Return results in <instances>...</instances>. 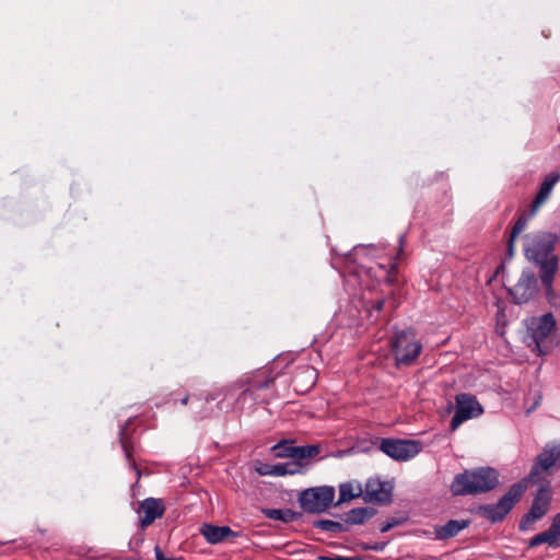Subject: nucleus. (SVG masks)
Masks as SVG:
<instances>
[{"label":"nucleus","mask_w":560,"mask_h":560,"mask_svg":"<svg viewBox=\"0 0 560 560\" xmlns=\"http://www.w3.org/2000/svg\"><path fill=\"white\" fill-rule=\"evenodd\" d=\"M271 383V380H267L262 383H253L249 385V387H247L243 393L242 395H247V394H253V392L255 389H260V388H267Z\"/></svg>","instance_id":"obj_27"},{"label":"nucleus","mask_w":560,"mask_h":560,"mask_svg":"<svg viewBox=\"0 0 560 560\" xmlns=\"http://www.w3.org/2000/svg\"><path fill=\"white\" fill-rule=\"evenodd\" d=\"M392 490L393 487L388 482L380 479H369L364 487L363 500L365 502L388 504L392 502Z\"/></svg>","instance_id":"obj_13"},{"label":"nucleus","mask_w":560,"mask_h":560,"mask_svg":"<svg viewBox=\"0 0 560 560\" xmlns=\"http://www.w3.org/2000/svg\"><path fill=\"white\" fill-rule=\"evenodd\" d=\"M526 492V480H520L512 485L506 493L494 504H486L479 508V513L492 523L501 522L523 498Z\"/></svg>","instance_id":"obj_4"},{"label":"nucleus","mask_w":560,"mask_h":560,"mask_svg":"<svg viewBox=\"0 0 560 560\" xmlns=\"http://www.w3.org/2000/svg\"><path fill=\"white\" fill-rule=\"evenodd\" d=\"M317 372L312 366H304L299 372L295 373L293 377V383L295 384V389L308 390L312 388L316 382Z\"/></svg>","instance_id":"obj_16"},{"label":"nucleus","mask_w":560,"mask_h":560,"mask_svg":"<svg viewBox=\"0 0 560 560\" xmlns=\"http://www.w3.org/2000/svg\"><path fill=\"white\" fill-rule=\"evenodd\" d=\"M549 528L560 538V512L553 516Z\"/></svg>","instance_id":"obj_30"},{"label":"nucleus","mask_w":560,"mask_h":560,"mask_svg":"<svg viewBox=\"0 0 560 560\" xmlns=\"http://www.w3.org/2000/svg\"><path fill=\"white\" fill-rule=\"evenodd\" d=\"M558 462H560V447L544 448L537 456L528 477L522 479L526 480V489L528 483L540 486L549 482L547 477L550 475V469L558 465Z\"/></svg>","instance_id":"obj_8"},{"label":"nucleus","mask_w":560,"mask_h":560,"mask_svg":"<svg viewBox=\"0 0 560 560\" xmlns=\"http://www.w3.org/2000/svg\"><path fill=\"white\" fill-rule=\"evenodd\" d=\"M483 412L479 401L469 394H458L456 396V410L451 420L450 429L455 431L463 422L479 417Z\"/></svg>","instance_id":"obj_9"},{"label":"nucleus","mask_w":560,"mask_h":560,"mask_svg":"<svg viewBox=\"0 0 560 560\" xmlns=\"http://www.w3.org/2000/svg\"><path fill=\"white\" fill-rule=\"evenodd\" d=\"M402 522H404L402 518H395V517L390 518L384 525H382L381 532L386 533V532L390 530L392 528L402 524Z\"/></svg>","instance_id":"obj_29"},{"label":"nucleus","mask_w":560,"mask_h":560,"mask_svg":"<svg viewBox=\"0 0 560 560\" xmlns=\"http://www.w3.org/2000/svg\"><path fill=\"white\" fill-rule=\"evenodd\" d=\"M556 319L551 313L526 320V342L538 355L547 354L553 348Z\"/></svg>","instance_id":"obj_3"},{"label":"nucleus","mask_w":560,"mask_h":560,"mask_svg":"<svg viewBox=\"0 0 560 560\" xmlns=\"http://www.w3.org/2000/svg\"><path fill=\"white\" fill-rule=\"evenodd\" d=\"M313 526L316 528H319L322 530L332 532V533H340V532L346 530L345 526L341 523L335 522L331 520L315 521L313 523Z\"/></svg>","instance_id":"obj_25"},{"label":"nucleus","mask_w":560,"mask_h":560,"mask_svg":"<svg viewBox=\"0 0 560 560\" xmlns=\"http://www.w3.org/2000/svg\"><path fill=\"white\" fill-rule=\"evenodd\" d=\"M293 459L294 462L301 463L304 459L312 458L319 453V446L317 445H306V446H295Z\"/></svg>","instance_id":"obj_24"},{"label":"nucleus","mask_w":560,"mask_h":560,"mask_svg":"<svg viewBox=\"0 0 560 560\" xmlns=\"http://www.w3.org/2000/svg\"><path fill=\"white\" fill-rule=\"evenodd\" d=\"M467 526V521L451 520L445 525L441 526L440 528H436L435 535L439 539H447L454 537Z\"/></svg>","instance_id":"obj_19"},{"label":"nucleus","mask_w":560,"mask_h":560,"mask_svg":"<svg viewBox=\"0 0 560 560\" xmlns=\"http://www.w3.org/2000/svg\"><path fill=\"white\" fill-rule=\"evenodd\" d=\"M551 499L552 490L550 482L541 483L534 495L528 512L524 514L520 521L518 528L521 532L534 529L535 523L549 513Z\"/></svg>","instance_id":"obj_5"},{"label":"nucleus","mask_w":560,"mask_h":560,"mask_svg":"<svg viewBox=\"0 0 560 560\" xmlns=\"http://www.w3.org/2000/svg\"><path fill=\"white\" fill-rule=\"evenodd\" d=\"M383 306H384V300H380V301L375 302V305H374L375 310L381 311L383 308Z\"/></svg>","instance_id":"obj_35"},{"label":"nucleus","mask_w":560,"mask_h":560,"mask_svg":"<svg viewBox=\"0 0 560 560\" xmlns=\"http://www.w3.org/2000/svg\"><path fill=\"white\" fill-rule=\"evenodd\" d=\"M541 544H548L551 547H559L560 538L550 528H548L547 530L532 537L528 541V547L535 548Z\"/></svg>","instance_id":"obj_21"},{"label":"nucleus","mask_w":560,"mask_h":560,"mask_svg":"<svg viewBox=\"0 0 560 560\" xmlns=\"http://www.w3.org/2000/svg\"><path fill=\"white\" fill-rule=\"evenodd\" d=\"M402 238H404L402 236H400V238H399L400 245H402Z\"/></svg>","instance_id":"obj_38"},{"label":"nucleus","mask_w":560,"mask_h":560,"mask_svg":"<svg viewBox=\"0 0 560 560\" xmlns=\"http://www.w3.org/2000/svg\"><path fill=\"white\" fill-rule=\"evenodd\" d=\"M262 513L270 520L282 521L285 523L293 522L299 517V514L290 509H265Z\"/></svg>","instance_id":"obj_22"},{"label":"nucleus","mask_w":560,"mask_h":560,"mask_svg":"<svg viewBox=\"0 0 560 560\" xmlns=\"http://www.w3.org/2000/svg\"><path fill=\"white\" fill-rule=\"evenodd\" d=\"M125 435H126V428H122L121 431H120V442H121L122 448L126 452L127 457H130V451H129V448L127 446V443L125 441Z\"/></svg>","instance_id":"obj_33"},{"label":"nucleus","mask_w":560,"mask_h":560,"mask_svg":"<svg viewBox=\"0 0 560 560\" xmlns=\"http://www.w3.org/2000/svg\"><path fill=\"white\" fill-rule=\"evenodd\" d=\"M545 291H546V295L549 300V302L552 304V305H556L557 304V300L559 299L558 295L556 294V292L553 291V294H548V291L547 289L545 288Z\"/></svg>","instance_id":"obj_34"},{"label":"nucleus","mask_w":560,"mask_h":560,"mask_svg":"<svg viewBox=\"0 0 560 560\" xmlns=\"http://www.w3.org/2000/svg\"><path fill=\"white\" fill-rule=\"evenodd\" d=\"M385 546H386L385 542H380V544H374V545L363 544L361 547L363 550L382 551L385 548Z\"/></svg>","instance_id":"obj_32"},{"label":"nucleus","mask_w":560,"mask_h":560,"mask_svg":"<svg viewBox=\"0 0 560 560\" xmlns=\"http://www.w3.org/2000/svg\"><path fill=\"white\" fill-rule=\"evenodd\" d=\"M319 560H364L362 557L320 556Z\"/></svg>","instance_id":"obj_31"},{"label":"nucleus","mask_w":560,"mask_h":560,"mask_svg":"<svg viewBox=\"0 0 560 560\" xmlns=\"http://www.w3.org/2000/svg\"><path fill=\"white\" fill-rule=\"evenodd\" d=\"M200 534L211 545L220 544L229 537L238 536V534L233 532L229 526H217L208 523L201 525Z\"/></svg>","instance_id":"obj_15"},{"label":"nucleus","mask_w":560,"mask_h":560,"mask_svg":"<svg viewBox=\"0 0 560 560\" xmlns=\"http://www.w3.org/2000/svg\"><path fill=\"white\" fill-rule=\"evenodd\" d=\"M376 514L374 508H355L343 515V521L350 525H361Z\"/></svg>","instance_id":"obj_17"},{"label":"nucleus","mask_w":560,"mask_h":560,"mask_svg":"<svg viewBox=\"0 0 560 560\" xmlns=\"http://www.w3.org/2000/svg\"><path fill=\"white\" fill-rule=\"evenodd\" d=\"M295 446L289 444L288 442H279L272 446V451L275 452V456L279 458H293Z\"/></svg>","instance_id":"obj_26"},{"label":"nucleus","mask_w":560,"mask_h":560,"mask_svg":"<svg viewBox=\"0 0 560 560\" xmlns=\"http://www.w3.org/2000/svg\"><path fill=\"white\" fill-rule=\"evenodd\" d=\"M516 304L527 303L538 293V281L535 273L524 270L517 283L509 290Z\"/></svg>","instance_id":"obj_11"},{"label":"nucleus","mask_w":560,"mask_h":560,"mask_svg":"<svg viewBox=\"0 0 560 560\" xmlns=\"http://www.w3.org/2000/svg\"><path fill=\"white\" fill-rule=\"evenodd\" d=\"M528 220H526V217H518V219L515 221L510 237L508 240V248H506V258L511 259L514 256L515 252V240L517 236L527 228Z\"/></svg>","instance_id":"obj_20"},{"label":"nucleus","mask_w":560,"mask_h":560,"mask_svg":"<svg viewBox=\"0 0 560 560\" xmlns=\"http://www.w3.org/2000/svg\"><path fill=\"white\" fill-rule=\"evenodd\" d=\"M560 175L558 173H549L545 176L540 184L539 190L530 203L528 211H523L521 217H526V220H530L540 209V207L549 199L555 185L558 183Z\"/></svg>","instance_id":"obj_12"},{"label":"nucleus","mask_w":560,"mask_h":560,"mask_svg":"<svg viewBox=\"0 0 560 560\" xmlns=\"http://www.w3.org/2000/svg\"><path fill=\"white\" fill-rule=\"evenodd\" d=\"M182 404H183V405H187V404H188V396H186V397H184V398L182 399Z\"/></svg>","instance_id":"obj_37"},{"label":"nucleus","mask_w":560,"mask_h":560,"mask_svg":"<svg viewBox=\"0 0 560 560\" xmlns=\"http://www.w3.org/2000/svg\"><path fill=\"white\" fill-rule=\"evenodd\" d=\"M380 448L389 457L397 460H407L420 452L419 442L411 440L384 439Z\"/></svg>","instance_id":"obj_10"},{"label":"nucleus","mask_w":560,"mask_h":560,"mask_svg":"<svg viewBox=\"0 0 560 560\" xmlns=\"http://www.w3.org/2000/svg\"><path fill=\"white\" fill-rule=\"evenodd\" d=\"M559 236L548 231H537L524 236L525 257L539 268V278L548 294H553L552 282L558 271L559 258L553 253Z\"/></svg>","instance_id":"obj_1"},{"label":"nucleus","mask_w":560,"mask_h":560,"mask_svg":"<svg viewBox=\"0 0 560 560\" xmlns=\"http://www.w3.org/2000/svg\"><path fill=\"white\" fill-rule=\"evenodd\" d=\"M364 494V488L358 481H349L341 483L339 487V501L337 505L349 502L352 499L360 498Z\"/></svg>","instance_id":"obj_18"},{"label":"nucleus","mask_w":560,"mask_h":560,"mask_svg":"<svg viewBox=\"0 0 560 560\" xmlns=\"http://www.w3.org/2000/svg\"><path fill=\"white\" fill-rule=\"evenodd\" d=\"M302 463L290 462V463H280L273 465L272 475L273 476H285V475H294L300 472Z\"/></svg>","instance_id":"obj_23"},{"label":"nucleus","mask_w":560,"mask_h":560,"mask_svg":"<svg viewBox=\"0 0 560 560\" xmlns=\"http://www.w3.org/2000/svg\"><path fill=\"white\" fill-rule=\"evenodd\" d=\"M164 505L162 500L149 498L141 502L139 512L143 513L140 520V526L142 528L151 525L156 518L162 517L164 514Z\"/></svg>","instance_id":"obj_14"},{"label":"nucleus","mask_w":560,"mask_h":560,"mask_svg":"<svg viewBox=\"0 0 560 560\" xmlns=\"http://www.w3.org/2000/svg\"><path fill=\"white\" fill-rule=\"evenodd\" d=\"M335 489L332 487H315L302 491L299 503L306 513L318 514L325 512L332 503Z\"/></svg>","instance_id":"obj_6"},{"label":"nucleus","mask_w":560,"mask_h":560,"mask_svg":"<svg viewBox=\"0 0 560 560\" xmlns=\"http://www.w3.org/2000/svg\"><path fill=\"white\" fill-rule=\"evenodd\" d=\"M498 485V471L491 467H481L456 475L451 491L454 495L478 494L489 492Z\"/></svg>","instance_id":"obj_2"},{"label":"nucleus","mask_w":560,"mask_h":560,"mask_svg":"<svg viewBox=\"0 0 560 560\" xmlns=\"http://www.w3.org/2000/svg\"><path fill=\"white\" fill-rule=\"evenodd\" d=\"M392 349L397 365H409L419 357L422 347L416 340L412 331L404 330L395 335L392 340Z\"/></svg>","instance_id":"obj_7"},{"label":"nucleus","mask_w":560,"mask_h":560,"mask_svg":"<svg viewBox=\"0 0 560 560\" xmlns=\"http://www.w3.org/2000/svg\"><path fill=\"white\" fill-rule=\"evenodd\" d=\"M255 470H256V472H257V474H259L260 476H268V475H272L273 465L258 463V464L255 466Z\"/></svg>","instance_id":"obj_28"},{"label":"nucleus","mask_w":560,"mask_h":560,"mask_svg":"<svg viewBox=\"0 0 560 560\" xmlns=\"http://www.w3.org/2000/svg\"><path fill=\"white\" fill-rule=\"evenodd\" d=\"M504 270V262H502L495 270V276H498L501 271Z\"/></svg>","instance_id":"obj_36"}]
</instances>
